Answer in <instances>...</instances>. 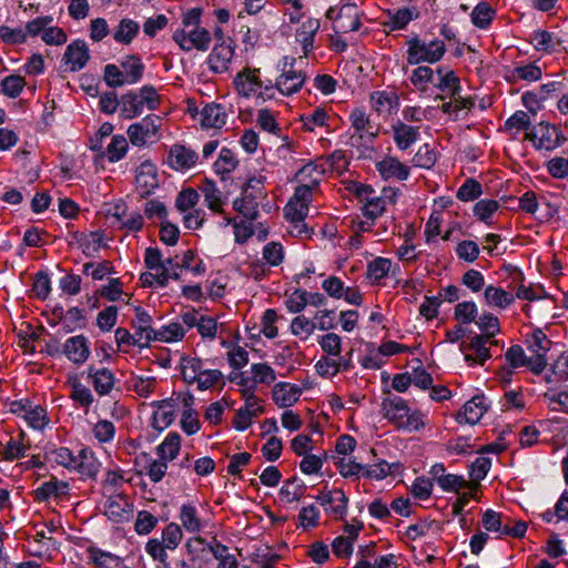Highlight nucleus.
I'll return each mask as SVG.
<instances>
[{
    "label": "nucleus",
    "mask_w": 568,
    "mask_h": 568,
    "mask_svg": "<svg viewBox=\"0 0 568 568\" xmlns=\"http://www.w3.org/2000/svg\"><path fill=\"white\" fill-rule=\"evenodd\" d=\"M476 324L480 334L473 336L468 344L462 343L460 351L466 352L468 349H473L476 356L474 357L473 355L466 354L465 361H473L483 365L485 361L491 356L487 344L497 345L495 331L493 329L497 325V318L490 313L483 314L479 316L478 321H476Z\"/></svg>",
    "instance_id": "f257e3e1"
},
{
    "label": "nucleus",
    "mask_w": 568,
    "mask_h": 568,
    "mask_svg": "<svg viewBox=\"0 0 568 568\" xmlns=\"http://www.w3.org/2000/svg\"><path fill=\"white\" fill-rule=\"evenodd\" d=\"M407 45V62L412 65L422 62L435 63L439 61L446 52V47L443 41L434 40L426 43L417 36L409 39Z\"/></svg>",
    "instance_id": "f03ea898"
},
{
    "label": "nucleus",
    "mask_w": 568,
    "mask_h": 568,
    "mask_svg": "<svg viewBox=\"0 0 568 568\" xmlns=\"http://www.w3.org/2000/svg\"><path fill=\"white\" fill-rule=\"evenodd\" d=\"M526 139L531 141L536 149L546 151H552L567 141V138L557 126L544 121L530 132H527Z\"/></svg>",
    "instance_id": "7ed1b4c3"
},
{
    "label": "nucleus",
    "mask_w": 568,
    "mask_h": 568,
    "mask_svg": "<svg viewBox=\"0 0 568 568\" xmlns=\"http://www.w3.org/2000/svg\"><path fill=\"white\" fill-rule=\"evenodd\" d=\"M528 349L532 353L529 357L528 368L536 375L544 372L547 366V352L550 349L552 342L548 339L540 328H536L529 341Z\"/></svg>",
    "instance_id": "20e7f679"
},
{
    "label": "nucleus",
    "mask_w": 568,
    "mask_h": 568,
    "mask_svg": "<svg viewBox=\"0 0 568 568\" xmlns=\"http://www.w3.org/2000/svg\"><path fill=\"white\" fill-rule=\"evenodd\" d=\"M173 40L184 51L193 48L199 51H206L210 48L211 34L205 28L178 29L173 32Z\"/></svg>",
    "instance_id": "39448f33"
},
{
    "label": "nucleus",
    "mask_w": 568,
    "mask_h": 568,
    "mask_svg": "<svg viewBox=\"0 0 568 568\" xmlns=\"http://www.w3.org/2000/svg\"><path fill=\"white\" fill-rule=\"evenodd\" d=\"M294 62L295 59L288 61V58H285L282 74L276 80L275 85L284 95H291L297 92L305 81V74L302 71L293 70Z\"/></svg>",
    "instance_id": "423d86ee"
},
{
    "label": "nucleus",
    "mask_w": 568,
    "mask_h": 568,
    "mask_svg": "<svg viewBox=\"0 0 568 568\" xmlns=\"http://www.w3.org/2000/svg\"><path fill=\"white\" fill-rule=\"evenodd\" d=\"M505 359L508 367L499 368V385L510 383L514 369L527 366L529 357L526 356L524 348L520 345H513L505 353Z\"/></svg>",
    "instance_id": "0eeeda50"
},
{
    "label": "nucleus",
    "mask_w": 568,
    "mask_h": 568,
    "mask_svg": "<svg viewBox=\"0 0 568 568\" xmlns=\"http://www.w3.org/2000/svg\"><path fill=\"white\" fill-rule=\"evenodd\" d=\"M488 407L489 403H487L486 397L484 395H476L457 413L456 420L459 424L467 423L475 425L480 420Z\"/></svg>",
    "instance_id": "6e6552de"
},
{
    "label": "nucleus",
    "mask_w": 568,
    "mask_h": 568,
    "mask_svg": "<svg viewBox=\"0 0 568 568\" xmlns=\"http://www.w3.org/2000/svg\"><path fill=\"white\" fill-rule=\"evenodd\" d=\"M361 24V18L356 11V3L346 2L337 12L336 23L333 29L335 33H347L357 31Z\"/></svg>",
    "instance_id": "1a4fd4ad"
},
{
    "label": "nucleus",
    "mask_w": 568,
    "mask_h": 568,
    "mask_svg": "<svg viewBox=\"0 0 568 568\" xmlns=\"http://www.w3.org/2000/svg\"><path fill=\"white\" fill-rule=\"evenodd\" d=\"M230 42L216 43L207 58L210 70L214 73H222L229 69L232 61L234 49Z\"/></svg>",
    "instance_id": "9d476101"
},
{
    "label": "nucleus",
    "mask_w": 568,
    "mask_h": 568,
    "mask_svg": "<svg viewBox=\"0 0 568 568\" xmlns=\"http://www.w3.org/2000/svg\"><path fill=\"white\" fill-rule=\"evenodd\" d=\"M90 59L89 48L83 40L71 42L63 54V61L70 64V71L77 72L83 69Z\"/></svg>",
    "instance_id": "9b49d317"
},
{
    "label": "nucleus",
    "mask_w": 568,
    "mask_h": 568,
    "mask_svg": "<svg viewBox=\"0 0 568 568\" xmlns=\"http://www.w3.org/2000/svg\"><path fill=\"white\" fill-rule=\"evenodd\" d=\"M135 183L142 190V197L150 195L159 186L156 166L150 161L141 163L136 171Z\"/></svg>",
    "instance_id": "f8f14e48"
},
{
    "label": "nucleus",
    "mask_w": 568,
    "mask_h": 568,
    "mask_svg": "<svg viewBox=\"0 0 568 568\" xmlns=\"http://www.w3.org/2000/svg\"><path fill=\"white\" fill-rule=\"evenodd\" d=\"M88 377L91 379L94 390L100 396H105L111 393L115 384L113 373L105 368H97L94 365L88 367Z\"/></svg>",
    "instance_id": "ddd939ff"
},
{
    "label": "nucleus",
    "mask_w": 568,
    "mask_h": 568,
    "mask_svg": "<svg viewBox=\"0 0 568 568\" xmlns=\"http://www.w3.org/2000/svg\"><path fill=\"white\" fill-rule=\"evenodd\" d=\"M134 312L135 320L132 322V327L135 329V335L143 342L139 343V347L149 346V344L154 341L152 335L156 333V331L151 327L152 317L141 306H136Z\"/></svg>",
    "instance_id": "4468645a"
},
{
    "label": "nucleus",
    "mask_w": 568,
    "mask_h": 568,
    "mask_svg": "<svg viewBox=\"0 0 568 568\" xmlns=\"http://www.w3.org/2000/svg\"><path fill=\"white\" fill-rule=\"evenodd\" d=\"M376 169L384 180L396 179L404 181L409 176V168L393 156H386L378 161Z\"/></svg>",
    "instance_id": "2eb2a0df"
},
{
    "label": "nucleus",
    "mask_w": 568,
    "mask_h": 568,
    "mask_svg": "<svg viewBox=\"0 0 568 568\" xmlns=\"http://www.w3.org/2000/svg\"><path fill=\"white\" fill-rule=\"evenodd\" d=\"M63 353L74 364H83L90 355L87 337L77 335L68 338L64 343Z\"/></svg>",
    "instance_id": "dca6fc26"
},
{
    "label": "nucleus",
    "mask_w": 568,
    "mask_h": 568,
    "mask_svg": "<svg viewBox=\"0 0 568 568\" xmlns=\"http://www.w3.org/2000/svg\"><path fill=\"white\" fill-rule=\"evenodd\" d=\"M197 154L183 145L174 144L168 155V164L174 170L189 169L195 164Z\"/></svg>",
    "instance_id": "f3484780"
},
{
    "label": "nucleus",
    "mask_w": 568,
    "mask_h": 568,
    "mask_svg": "<svg viewBox=\"0 0 568 568\" xmlns=\"http://www.w3.org/2000/svg\"><path fill=\"white\" fill-rule=\"evenodd\" d=\"M434 85L440 91L447 93L454 100L458 101L457 97L460 93L462 88L459 78L453 70L437 68Z\"/></svg>",
    "instance_id": "a211bd4d"
},
{
    "label": "nucleus",
    "mask_w": 568,
    "mask_h": 568,
    "mask_svg": "<svg viewBox=\"0 0 568 568\" xmlns=\"http://www.w3.org/2000/svg\"><path fill=\"white\" fill-rule=\"evenodd\" d=\"M301 393L298 386L281 382L274 385L272 397L278 407H290L298 400Z\"/></svg>",
    "instance_id": "6ab92c4d"
},
{
    "label": "nucleus",
    "mask_w": 568,
    "mask_h": 568,
    "mask_svg": "<svg viewBox=\"0 0 568 568\" xmlns=\"http://www.w3.org/2000/svg\"><path fill=\"white\" fill-rule=\"evenodd\" d=\"M258 194L247 192V189H242L241 197L233 201V209L242 214L250 221H255L258 217Z\"/></svg>",
    "instance_id": "aec40b11"
},
{
    "label": "nucleus",
    "mask_w": 568,
    "mask_h": 568,
    "mask_svg": "<svg viewBox=\"0 0 568 568\" xmlns=\"http://www.w3.org/2000/svg\"><path fill=\"white\" fill-rule=\"evenodd\" d=\"M316 500L323 506L331 505V511L334 515L338 516L341 519L345 518L348 498L342 489H333L327 493H322L316 497Z\"/></svg>",
    "instance_id": "412c9836"
},
{
    "label": "nucleus",
    "mask_w": 568,
    "mask_h": 568,
    "mask_svg": "<svg viewBox=\"0 0 568 568\" xmlns=\"http://www.w3.org/2000/svg\"><path fill=\"white\" fill-rule=\"evenodd\" d=\"M394 132V141L399 150H407L419 138V128L410 126L402 121L392 125Z\"/></svg>",
    "instance_id": "4be33fe9"
},
{
    "label": "nucleus",
    "mask_w": 568,
    "mask_h": 568,
    "mask_svg": "<svg viewBox=\"0 0 568 568\" xmlns=\"http://www.w3.org/2000/svg\"><path fill=\"white\" fill-rule=\"evenodd\" d=\"M131 511V504L122 495L110 497L104 505V514L115 523H121Z\"/></svg>",
    "instance_id": "5701e85b"
},
{
    "label": "nucleus",
    "mask_w": 568,
    "mask_h": 568,
    "mask_svg": "<svg viewBox=\"0 0 568 568\" xmlns=\"http://www.w3.org/2000/svg\"><path fill=\"white\" fill-rule=\"evenodd\" d=\"M371 102L374 110L382 114H390L399 105L398 95L394 92H374L371 94Z\"/></svg>",
    "instance_id": "b1692460"
},
{
    "label": "nucleus",
    "mask_w": 568,
    "mask_h": 568,
    "mask_svg": "<svg viewBox=\"0 0 568 568\" xmlns=\"http://www.w3.org/2000/svg\"><path fill=\"white\" fill-rule=\"evenodd\" d=\"M233 83L237 92L243 97H250L257 89L262 88V81L250 69L239 72Z\"/></svg>",
    "instance_id": "393cba45"
},
{
    "label": "nucleus",
    "mask_w": 568,
    "mask_h": 568,
    "mask_svg": "<svg viewBox=\"0 0 568 568\" xmlns=\"http://www.w3.org/2000/svg\"><path fill=\"white\" fill-rule=\"evenodd\" d=\"M523 281L524 275L518 266L510 263H504L499 266V282L504 284V288L517 293V288L523 285Z\"/></svg>",
    "instance_id": "a878e982"
},
{
    "label": "nucleus",
    "mask_w": 568,
    "mask_h": 568,
    "mask_svg": "<svg viewBox=\"0 0 568 568\" xmlns=\"http://www.w3.org/2000/svg\"><path fill=\"white\" fill-rule=\"evenodd\" d=\"M202 125L220 129L226 123V113L221 104H206L202 112Z\"/></svg>",
    "instance_id": "bb28decb"
},
{
    "label": "nucleus",
    "mask_w": 568,
    "mask_h": 568,
    "mask_svg": "<svg viewBox=\"0 0 568 568\" xmlns=\"http://www.w3.org/2000/svg\"><path fill=\"white\" fill-rule=\"evenodd\" d=\"M72 469H77L83 476L94 477L99 471V464L93 457L92 452L88 448H83L80 450L79 455L75 456V463Z\"/></svg>",
    "instance_id": "cd10ccee"
},
{
    "label": "nucleus",
    "mask_w": 568,
    "mask_h": 568,
    "mask_svg": "<svg viewBox=\"0 0 568 568\" xmlns=\"http://www.w3.org/2000/svg\"><path fill=\"white\" fill-rule=\"evenodd\" d=\"M204 371L201 358L190 356L181 357V374L184 382L187 384L195 383Z\"/></svg>",
    "instance_id": "c85d7f7f"
},
{
    "label": "nucleus",
    "mask_w": 568,
    "mask_h": 568,
    "mask_svg": "<svg viewBox=\"0 0 568 568\" xmlns=\"http://www.w3.org/2000/svg\"><path fill=\"white\" fill-rule=\"evenodd\" d=\"M201 190L204 194V201H205L207 207L213 212L223 213L222 193L217 189L215 182L212 180L205 179Z\"/></svg>",
    "instance_id": "c756f323"
},
{
    "label": "nucleus",
    "mask_w": 568,
    "mask_h": 568,
    "mask_svg": "<svg viewBox=\"0 0 568 568\" xmlns=\"http://www.w3.org/2000/svg\"><path fill=\"white\" fill-rule=\"evenodd\" d=\"M121 115L124 119H133L139 116L143 112V100L140 99L139 94L129 92L121 97Z\"/></svg>",
    "instance_id": "7c9ffc66"
},
{
    "label": "nucleus",
    "mask_w": 568,
    "mask_h": 568,
    "mask_svg": "<svg viewBox=\"0 0 568 568\" xmlns=\"http://www.w3.org/2000/svg\"><path fill=\"white\" fill-rule=\"evenodd\" d=\"M181 447V436L175 433H169L161 445L158 446V456L163 460H173Z\"/></svg>",
    "instance_id": "2f4dec72"
},
{
    "label": "nucleus",
    "mask_w": 568,
    "mask_h": 568,
    "mask_svg": "<svg viewBox=\"0 0 568 568\" xmlns=\"http://www.w3.org/2000/svg\"><path fill=\"white\" fill-rule=\"evenodd\" d=\"M382 405L385 410V417L389 420H397L408 416L409 408L406 402L398 396L384 399Z\"/></svg>",
    "instance_id": "473e14b6"
},
{
    "label": "nucleus",
    "mask_w": 568,
    "mask_h": 568,
    "mask_svg": "<svg viewBox=\"0 0 568 568\" xmlns=\"http://www.w3.org/2000/svg\"><path fill=\"white\" fill-rule=\"evenodd\" d=\"M121 67L128 84H134L142 79L144 65L139 57H126V59L121 62Z\"/></svg>",
    "instance_id": "72a5a7b5"
},
{
    "label": "nucleus",
    "mask_w": 568,
    "mask_h": 568,
    "mask_svg": "<svg viewBox=\"0 0 568 568\" xmlns=\"http://www.w3.org/2000/svg\"><path fill=\"white\" fill-rule=\"evenodd\" d=\"M531 43L538 51L550 52L560 45L561 41L554 33L546 30H536L531 36Z\"/></svg>",
    "instance_id": "f704fd0d"
},
{
    "label": "nucleus",
    "mask_w": 568,
    "mask_h": 568,
    "mask_svg": "<svg viewBox=\"0 0 568 568\" xmlns=\"http://www.w3.org/2000/svg\"><path fill=\"white\" fill-rule=\"evenodd\" d=\"M237 163L239 161L234 153L230 149L223 148L220 151L217 161L214 163V169L217 174L222 175V180H225V175L234 171Z\"/></svg>",
    "instance_id": "c9c22d12"
},
{
    "label": "nucleus",
    "mask_w": 568,
    "mask_h": 568,
    "mask_svg": "<svg viewBox=\"0 0 568 568\" xmlns=\"http://www.w3.org/2000/svg\"><path fill=\"white\" fill-rule=\"evenodd\" d=\"M139 23L131 19H122L113 38L119 43L129 44L139 32Z\"/></svg>",
    "instance_id": "e433bc0d"
},
{
    "label": "nucleus",
    "mask_w": 568,
    "mask_h": 568,
    "mask_svg": "<svg viewBox=\"0 0 568 568\" xmlns=\"http://www.w3.org/2000/svg\"><path fill=\"white\" fill-rule=\"evenodd\" d=\"M253 373L251 389H256L257 384H271L276 379L274 369L265 364H253L251 367Z\"/></svg>",
    "instance_id": "4c0bfd02"
},
{
    "label": "nucleus",
    "mask_w": 568,
    "mask_h": 568,
    "mask_svg": "<svg viewBox=\"0 0 568 568\" xmlns=\"http://www.w3.org/2000/svg\"><path fill=\"white\" fill-rule=\"evenodd\" d=\"M349 119L352 121L353 128L357 132L364 131L367 133L371 138H375L378 133L377 129H375L368 115L361 109H355L352 111Z\"/></svg>",
    "instance_id": "58836bf2"
},
{
    "label": "nucleus",
    "mask_w": 568,
    "mask_h": 568,
    "mask_svg": "<svg viewBox=\"0 0 568 568\" xmlns=\"http://www.w3.org/2000/svg\"><path fill=\"white\" fill-rule=\"evenodd\" d=\"M180 520L183 527L190 532H197L202 529L196 509L192 505H183L181 507Z\"/></svg>",
    "instance_id": "ea45409f"
},
{
    "label": "nucleus",
    "mask_w": 568,
    "mask_h": 568,
    "mask_svg": "<svg viewBox=\"0 0 568 568\" xmlns=\"http://www.w3.org/2000/svg\"><path fill=\"white\" fill-rule=\"evenodd\" d=\"M184 335L185 331L181 324L171 323L166 326H163L160 331H156V333L153 334L152 337L154 338V341L174 342L182 339Z\"/></svg>",
    "instance_id": "a19ab883"
},
{
    "label": "nucleus",
    "mask_w": 568,
    "mask_h": 568,
    "mask_svg": "<svg viewBox=\"0 0 568 568\" xmlns=\"http://www.w3.org/2000/svg\"><path fill=\"white\" fill-rule=\"evenodd\" d=\"M390 266V260L385 257H376L367 265V277L373 281H379L388 274Z\"/></svg>",
    "instance_id": "79ce46f5"
},
{
    "label": "nucleus",
    "mask_w": 568,
    "mask_h": 568,
    "mask_svg": "<svg viewBox=\"0 0 568 568\" xmlns=\"http://www.w3.org/2000/svg\"><path fill=\"white\" fill-rule=\"evenodd\" d=\"M494 9L486 2L478 3L471 12V21L478 28H486L490 24L494 17Z\"/></svg>",
    "instance_id": "37998d69"
},
{
    "label": "nucleus",
    "mask_w": 568,
    "mask_h": 568,
    "mask_svg": "<svg viewBox=\"0 0 568 568\" xmlns=\"http://www.w3.org/2000/svg\"><path fill=\"white\" fill-rule=\"evenodd\" d=\"M264 412L263 406H257L254 409L240 408L233 419V425L237 430H244L252 424V418L257 417Z\"/></svg>",
    "instance_id": "c03bdc74"
},
{
    "label": "nucleus",
    "mask_w": 568,
    "mask_h": 568,
    "mask_svg": "<svg viewBox=\"0 0 568 568\" xmlns=\"http://www.w3.org/2000/svg\"><path fill=\"white\" fill-rule=\"evenodd\" d=\"M435 74L436 72L429 67H418L413 71L410 81L416 88L425 91L428 83H435Z\"/></svg>",
    "instance_id": "a18cd8bd"
},
{
    "label": "nucleus",
    "mask_w": 568,
    "mask_h": 568,
    "mask_svg": "<svg viewBox=\"0 0 568 568\" xmlns=\"http://www.w3.org/2000/svg\"><path fill=\"white\" fill-rule=\"evenodd\" d=\"M388 14L389 21L385 22V26L392 30L404 29L414 18L413 11L408 8L398 9L394 13L389 11Z\"/></svg>",
    "instance_id": "49530a36"
},
{
    "label": "nucleus",
    "mask_w": 568,
    "mask_h": 568,
    "mask_svg": "<svg viewBox=\"0 0 568 568\" xmlns=\"http://www.w3.org/2000/svg\"><path fill=\"white\" fill-rule=\"evenodd\" d=\"M103 80L109 88H120L128 83L123 71L115 64L104 67Z\"/></svg>",
    "instance_id": "de8ad7c7"
},
{
    "label": "nucleus",
    "mask_w": 568,
    "mask_h": 568,
    "mask_svg": "<svg viewBox=\"0 0 568 568\" xmlns=\"http://www.w3.org/2000/svg\"><path fill=\"white\" fill-rule=\"evenodd\" d=\"M476 316L477 306L474 302H462L455 306L454 317L462 324L474 322Z\"/></svg>",
    "instance_id": "09e8293b"
},
{
    "label": "nucleus",
    "mask_w": 568,
    "mask_h": 568,
    "mask_svg": "<svg viewBox=\"0 0 568 568\" xmlns=\"http://www.w3.org/2000/svg\"><path fill=\"white\" fill-rule=\"evenodd\" d=\"M128 150V142L123 135H115L112 138L106 148V155L110 162L121 160Z\"/></svg>",
    "instance_id": "8fccbe9b"
},
{
    "label": "nucleus",
    "mask_w": 568,
    "mask_h": 568,
    "mask_svg": "<svg viewBox=\"0 0 568 568\" xmlns=\"http://www.w3.org/2000/svg\"><path fill=\"white\" fill-rule=\"evenodd\" d=\"M71 398L78 402L82 407H89L93 403V396L90 389L83 386L77 377L71 381Z\"/></svg>",
    "instance_id": "3c124183"
},
{
    "label": "nucleus",
    "mask_w": 568,
    "mask_h": 568,
    "mask_svg": "<svg viewBox=\"0 0 568 568\" xmlns=\"http://www.w3.org/2000/svg\"><path fill=\"white\" fill-rule=\"evenodd\" d=\"M308 213V206L305 204H297L294 201H290L285 206V217L291 223L295 224V227L300 226V223L304 222Z\"/></svg>",
    "instance_id": "603ef678"
},
{
    "label": "nucleus",
    "mask_w": 568,
    "mask_h": 568,
    "mask_svg": "<svg viewBox=\"0 0 568 568\" xmlns=\"http://www.w3.org/2000/svg\"><path fill=\"white\" fill-rule=\"evenodd\" d=\"M480 194L481 185L474 179H467L457 191V197L464 202L473 201Z\"/></svg>",
    "instance_id": "864d4df0"
},
{
    "label": "nucleus",
    "mask_w": 568,
    "mask_h": 568,
    "mask_svg": "<svg viewBox=\"0 0 568 568\" xmlns=\"http://www.w3.org/2000/svg\"><path fill=\"white\" fill-rule=\"evenodd\" d=\"M145 266L149 270H159L164 265H173V258L162 260V253L156 247H148L144 256Z\"/></svg>",
    "instance_id": "5fc2aeb1"
},
{
    "label": "nucleus",
    "mask_w": 568,
    "mask_h": 568,
    "mask_svg": "<svg viewBox=\"0 0 568 568\" xmlns=\"http://www.w3.org/2000/svg\"><path fill=\"white\" fill-rule=\"evenodd\" d=\"M32 291L40 300H45L51 292V281L47 272L40 271L36 274Z\"/></svg>",
    "instance_id": "6e6d98bb"
},
{
    "label": "nucleus",
    "mask_w": 568,
    "mask_h": 568,
    "mask_svg": "<svg viewBox=\"0 0 568 568\" xmlns=\"http://www.w3.org/2000/svg\"><path fill=\"white\" fill-rule=\"evenodd\" d=\"M525 408L523 393L519 390H509L504 394L501 410L504 413L510 410L521 412Z\"/></svg>",
    "instance_id": "4d7b16f0"
},
{
    "label": "nucleus",
    "mask_w": 568,
    "mask_h": 568,
    "mask_svg": "<svg viewBox=\"0 0 568 568\" xmlns=\"http://www.w3.org/2000/svg\"><path fill=\"white\" fill-rule=\"evenodd\" d=\"M158 518L146 510L139 511L134 529L139 535H148L156 526Z\"/></svg>",
    "instance_id": "13d9d810"
},
{
    "label": "nucleus",
    "mask_w": 568,
    "mask_h": 568,
    "mask_svg": "<svg viewBox=\"0 0 568 568\" xmlns=\"http://www.w3.org/2000/svg\"><path fill=\"white\" fill-rule=\"evenodd\" d=\"M386 210V203L381 196L366 197V203L363 207L364 216L375 220L381 216Z\"/></svg>",
    "instance_id": "bf43d9fd"
},
{
    "label": "nucleus",
    "mask_w": 568,
    "mask_h": 568,
    "mask_svg": "<svg viewBox=\"0 0 568 568\" xmlns=\"http://www.w3.org/2000/svg\"><path fill=\"white\" fill-rule=\"evenodd\" d=\"M1 87L6 95L17 98L24 87V80L20 75L11 74L2 80Z\"/></svg>",
    "instance_id": "052dcab7"
},
{
    "label": "nucleus",
    "mask_w": 568,
    "mask_h": 568,
    "mask_svg": "<svg viewBox=\"0 0 568 568\" xmlns=\"http://www.w3.org/2000/svg\"><path fill=\"white\" fill-rule=\"evenodd\" d=\"M199 197L200 195L194 189H185L179 193L175 207L181 212H186L196 205Z\"/></svg>",
    "instance_id": "680f3d73"
},
{
    "label": "nucleus",
    "mask_w": 568,
    "mask_h": 568,
    "mask_svg": "<svg viewBox=\"0 0 568 568\" xmlns=\"http://www.w3.org/2000/svg\"><path fill=\"white\" fill-rule=\"evenodd\" d=\"M24 418L36 429H41L48 424L47 412L41 406L32 407L30 405L27 414H24Z\"/></svg>",
    "instance_id": "e2e57ef3"
},
{
    "label": "nucleus",
    "mask_w": 568,
    "mask_h": 568,
    "mask_svg": "<svg viewBox=\"0 0 568 568\" xmlns=\"http://www.w3.org/2000/svg\"><path fill=\"white\" fill-rule=\"evenodd\" d=\"M529 124V115L525 111H517L506 121L505 131L516 133L520 130H526Z\"/></svg>",
    "instance_id": "0e129e2a"
},
{
    "label": "nucleus",
    "mask_w": 568,
    "mask_h": 568,
    "mask_svg": "<svg viewBox=\"0 0 568 568\" xmlns=\"http://www.w3.org/2000/svg\"><path fill=\"white\" fill-rule=\"evenodd\" d=\"M118 307L108 306L98 314L97 324L103 332H109L116 323Z\"/></svg>",
    "instance_id": "69168bd1"
},
{
    "label": "nucleus",
    "mask_w": 568,
    "mask_h": 568,
    "mask_svg": "<svg viewBox=\"0 0 568 568\" xmlns=\"http://www.w3.org/2000/svg\"><path fill=\"white\" fill-rule=\"evenodd\" d=\"M182 539V530L176 524H169L162 532V541L168 549H175Z\"/></svg>",
    "instance_id": "338daca9"
},
{
    "label": "nucleus",
    "mask_w": 568,
    "mask_h": 568,
    "mask_svg": "<svg viewBox=\"0 0 568 568\" xmlns=\"http://www.w3.org/2000/svg\"><path fill=\"white\" fill-rule=\"evenodd\" d=\"M413 161L416 166L430 169L436 163V153L425 144L416 152Z\"/></svg>",
    "instance_id": "774afa93"
}]
</instances>
